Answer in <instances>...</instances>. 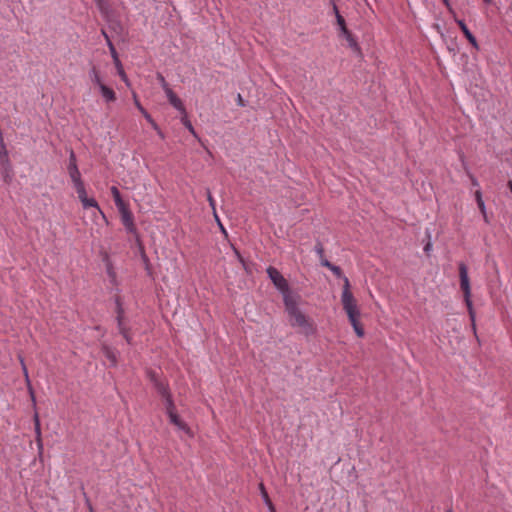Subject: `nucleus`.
I'll use <instances>...</instances> for the list:
<instances>
[{
    "label": "nucleus",
    "instance_id": "a211bd4d",
    "mask_svg": "<svg viewBox=\"0 0 512 512\" xmlns=\"http://www.w3.org/2000/svg\"><path fill=\"white\" fill-rule=\"evenodd\" d=\"M89 78L93 84L98 86V88L100 87L101 84H104L101 80L99 71L97 70V68L95 66H93L91 68V70L89 71Z\"/></svg>",
    "mask_w": 512,
    "mask_h": 512
},
{
    "label": "nucleus",
    "instance_id": "f704fd0d",
    "mask_svg": "<svg viewBox=\"0 0 512 512\" xmlns=\"http://www.w3.org/2000/svg\"><path fill=\"white\" fill-rule=\"evenodd\" d=\"M320 263H321V265H322V266L327 267V268H328V269H330V270H331V267H333V266H334V264H332L331 262H329V261H328L327 259H325V258L321 259V260H320Z\"/></svg>",
    "mask_w": 512,
    "mask_h": 512
},
{
    "label": "nucleus",
    "instance_id": "c85d7f7f",
    "mask_svg": "<svg viewBox=\"0 0 512 512\" xmlns=\"http://www.w3.org/2000/svg\"><path fill=\"white\" fill-rule=\"evenodd\" d=\"M115 65H116V67H117L118 74H119V76L121 77V79H122L126 84H128V78H127L126 73H125V72H124V70H123V67H122L121 62L119 61V64H115Z\"/></svg>",
    "mask_w": 512,
    "mask_h": 512
},
{
    "label": "nucleus",
    "instance_id": "37998d69",
    "mask_svg": "<svg viewBox=\"0 0 512 512\" xmlns=\"http://www.w3.org/2000/svg\"><path fill=\"white\" fill-rule=\"evenodd\" d=\"M508 187H509L510 191L512 192V180H510V181L508 182Z\"/></svg>",
    "mask_w": 512,
    "mask_h": 512
},
{
    "label": "nucleus",
    "instance_id": "6ab92c4d",
    "mask_svg": "<svg viewBox=\"0 0 512 512\" xmlns=\"http://www.w3.org/2000/svg\"><path fill=\"white\" fill-rule=\"evenodd\" d=\"M82 205H83V208L87 209V208H96L98 210V212L103 216L105 217L104 213L101 211V209L99 208V205L97 203V201L94 199V198H85L83 201H81Z\"/></svg>",
    "mask_w": 512,
    "mask_h": 512
},
{
    "label": "nucleus",
    "instance_id": "0eeeda50",
    "mask_svg": "<svg viewBox=\"0 0 512 512\" xmlns=\"http://www.w3.org/2000/svg\"><path fill=\"white\" fill-rule=\"evenodd\" d=\"M121 214V221L122 224L125 226L126 230L129 233H134L136 231L134 221H133V214L128 209L127 205L118 209Z\"/></svg>",
    "mask_w": 512,
    "mask_h": 512
},
{
    "label": "nucleus",
    "instance_id": "6e6552de",
    "mask_svg": "<svg viewBox=\"0 0 512 512\" xmlns=\"http://www.w3.org/2000/svg\"><path fill=\"white\" fill-rule=\"evenodd\" d=\"M0 162L3 165V170H2L3 180H4V182L9 183L12 179L13 174H12L11 166L8 162L6 150H4L3 153L0 154Z\"/></svg>",
    "mask_w": 512,
    "mask_h": 512
},
{
    "label": "nucleus",
    "instance_id": "f8f14e48",
    "mask_svg": "<svg viewBox=\"0 0 512 512\" xmlns=\"http://www.w3.org/2000/svg\"><path fill=\"white\" fill-rule=\"evenodd\" d=\"M101 351L103 355L106 357V359H108L113 366L117 364V355L114 349H112L110 346L106 344H103Z\"/></svg>",
    "mask_w": 512,
    "mask_h": 512
},
{
    "label": "nucleus",
    "instance_id": "79ce46f5",
    "mask_svg": "<svg viewBox=\"0 0 512 512\" xmlns=\"http://www.w3.org/2000/svg\"><path fill=\"white\" fill-rule=\"evenodd\" d=\"M219 227H220L221 231H222L223 233H225V234H226V230H225V228L223 227V225H222V223H221V222H219Z\"/></svg>",
    "mask_w": 512,
    "mask_h": 512
},
{
    "label": "nucleus",
    "instance_id": "cd10ccee",
    "mask_svg": "<svg viewBox=\"0 0 512 512\" xmlns=\"http://www.w3.org/2000/svg\"><path fill=\"white\" fill-rule=\"evenodd\" d=\"M183 125L189 130V132H191L194 136H196V132L191 124V122L188 120L187 118V115H182V119H181Z\"/></svg>",
    "mask_w": 512,
    "mask_h": 512
},
{
    "label": "nucleus",
    "instance_id": "b1692460",
    "mask_svg": "<svg viewBox=\"0 0 512 512\" xmlns=\"http://www.w3.org/2000/svg\"><path fill=\"white\" fill-rule=\"evenodd\" d=\"M155 388H156L157 392L163 398H165L166 396L170 395L167 386L165 384H163L162 382L155 381Z\"/></svg>",
    "mask_w": 512,
    "mask_h": 512
},
{
    "label": "nucleus",
    "instance_id": "58836bf2",
    "mask_svg": "<svg viewBox=\"0 0 512 512\" xmlns=\"http://www.w3.org/2000/svg\"><path fill=\"white\" fill-rule=\"evenodd\" d=\"M237 98H238V103H239V105H240V106H244L243 99H242V97H241V95H240V94H238V97H237Z\"/></svg>",
    "mask_w": 512,
    "mask_h": 512
},
{
    "label": "nucleus",
    "instance_id": "7ed1b4c3",
    "mask_svg": "<svg viewBox=\"0 0 512 512\" xmlns=\"http://www.w3.org/2000/svg\"><path fill=\"white\" fill-rule=\"evenodd\" d=\"M459 276H460V287L463 291L465 302L469 308V310H472V302H471V288H470V281L468 277V269L467 266L464 263L459 264Z\"/></svg>",
    "mask_w": 512,
    "mask_h": 512
},
{
    "label": "nucleus",
    "instance_id": "f257e3e1",
    "mask_svg": "<svg viewBox=\"0 0 512 512\" xmlns=\"http://www.w3.org/2000/svg\"><path fill=\"white\" fill-rule=\"evenodd\" d=\"M284 303L292 326L300 327L306 335L314 333V326L308 317L298 308L296 302L285 296Z\"/></svg>",
    "mask_w": 512,
    "mask_h": 512
},
{
    "label": "nucleus",
    "instance_id": "dca6fc26",
    "mask_svg": "<svg viewBox=\"0 0 512 512\" xmlns=\"http://www.w3.org/2000/svg\"><path fill=\"white\" fill-rule=\"evenodd\" d=\"M111 194L113 196V199H114V202H115V205L116 207L119 209V208H122L124 206H126V204L124 203V201L122 200V197H121V194H120V191L118 190V188L116 186H112L111 187Z\"/></svg>",
    "mask_w": 512,
    "mask_h": 512
},
{
    "label": "nucleus",
    "instance_id": "423d86ee",
    "mask_svg": "<svg viewBox=\"0 0 512 512\" xmlns=\"http://www.w3.org/2000/svg\"><path fill=\"white\" fill-rule=\"evenodd\" d=\"M67 170H68V174L70 176L72 183L82 181L81 173H80L77 163H76V155L73 150H71L70 154H69V163H68Z\"/></svg>",
    "mask_w": 512,
    "mask_h": 512
},
{
    "label": "nucleus",
    "instance_id": "a19ab883",
    "mask_svg": "<svg viewBox=\"0 0 512 512\" xmlns=\"http://www.w3.org/2000/svg\"><path fill=\"white\" fill-rule=\"evenodd\" d=\"M213 214H214V218H215L216 222L219 224V222H221L219 216L217 215L216 212Z\"/></svg>",
    "mask_w": 512,
    "mask_h": 512
},
{
    "label": "nucleus",
    "instance_id": "9d476101",
    "mask_svg": "<svg viewBox=\"0 0 512 512\" xmlns=\"http://www.w3.org/2000/svg\"><path fill=\"white\" fill-rule=\"evenodd\" d=\"M455 21L458 24V26L461 29V31L463 32V34L465 35L466 39L469 41V43L473 47L478 48L477 40H476L475 36L468 29V27L465 24V22L463 20L457 19V18H455Z\"/></svg>",
    "mask_w": 512,
    "mask_h": 512
},
{
    "label": "nucleus",
    "instance_id": "412c9836",
    "mask_svg": "<svg viewBox=\"0 0 512 512\" xmlns=\"http://www.w3.org/2000/svg\"><path fill=\"white\" fill-rule=\"evenodd\" d=\"M73 186L78 194V198L80 201H83L85 198H87L86 189L83 181L73 183Z\"/></svg>",
    "mask_w": 512,
    "mask_h": 512
},
{
    "label": "nucleus",
    "instance_id": "a18cd8bd",
    "mask_svg": "<svg viewBox=\"0 0 512 512\" xmlns=\"http://www.w3.org/2000/svg\"><path fill=\"white\" fill-rule=\"evenodd\" d=\"M235 253H236V255L238 256V258L242 261V259H241V256H240L239 252H238L237 250H235Z\"/></svg>",
    "mask_w": 512,
    "mask_h": 512
},
{
    "label": "nucleus",
    "instance_id": "c03bdc74",
    "mask_svg": "<svg viewBox=\"0 0 512 512\" xmlns=\"http://www.w3.org/2000/svg\"><path fill=\"white\" fill-rule=\"evenodd\" d=\"M472 183H473V185H474V186H477V185H478L477 180H476V179H474V178H472Z\"/></svg>",
    "mask_w": 512,
    "mask_h": 512
},
{
    "label": "nucleus",
    "instance_id": "20e7f679",
    "mask_svg": "<svg viewBox=\"0 0 512 512\" xmlns=\"http://www.w3.org/2000/svg\"><path fill=\"white\" fill-rule=\"evenodd\" d=\"M268 277L274 284V286L283 294L289 291V285L283 275L273 266H269L266 270Z\"/></svg>",
    "mask_w": 512,
    "mask_h": 512
},
{
    "label": "nucleus",
    "instance_id": "ea45409f",
    "mask_svg": "<svg viewBox=\"0 0 512 512\" xmlns=\"http://www.w3.org/2000/svg\"><path fill=\"white\" fill-rule=\"evenodd\" d=\"M158 78L160 79L162 86L164 85V83H167L162 75H159Z\"/></svg>",
    "mask_w": 512,
    "mask_h": 512
},
{
    "label": "nucleus",
    "instance_id": "2f4dec72",
    "mask_svg": "<svg viewBox=\"0 0 512 512\" xmlns=\"http://www.w3.org/2000/svg\"><path fill=\"white\" fill-rule=\"evenodd\" d=\"M207 200H208V202H209L210 207H211V208H212V210H213V213H215V210H216V204H215V200H214V198L212 197L211 192H210V190H209V189H207Z\"/></svg>",
    "mask_w": 512,
    "mask_h": 512
},
{
    "label": "nucleus",
    "instance_id": "c9c22d12",
    "mask_svg": "<svg viewBox=\"0 0 512 512\" xmlns=\"http://www.w3.org/2000/svg\"><path fill=\"white\" fill-rule=\"evenodd\" d=\"M260 488L262 490V494H263V497L265 499V502L271 506V502H270V500L268 498V494L266 493L263 484H260Z\"/></svg>",
    "mask_w": 512,
    "mask_h": 512
},
{
    "label": "nucleus",
    "instance_id": "09e8293b",
    "mask_svg": "<svg viewBox=\"0 0 512 512\" xmlns=\"http://www.w3.org/2000/svg\"><path fill=\"white\" fill-rule=\"evenodd\" d=\"M449 512H451V511H449Z\"/></svg>",
    "mask_w": 512,
    "mask_h": 512
},
{
    "label": "nucleus",
    "instance_id": "bb28decb",
    "mask_svg": "<svg viewBox=\"0 0 512 512\" xmlns=\"http://www.w3.org/2000/svg\"><path fill=\"white\" fill-rule=\"evenodd\" d=\"M108 48H109V51L111 53V56L114 60V63L115 64H119V58H118V54H117V51L112 43L111 40H108V44H107Z\"/></svg>",
    "mask_w": 512,
    "mask_h": 512
},
{
    "label": "nucleus",
    "instance_id": "5701e85b",
    "mask_svg": "<svg viewBox=\"0 0 512 512\" xmlns=\"http://www.w3.org/2000/svg\"><path fill=\"white\" fill-rule=\"evenodd\" d=\"M343 36L345 37V39L347 40L350 48H352L354 51L356 52H359L360 51V48L356 42V40L354 39V37L352 36V34L350 33V31H348L347 33L343 34Z\"/></svg>",
    "mask_w": 512,
    "mask_h": 512
},
{
    "label": "nucleus",
    "instance_id": "9b49d317",
    "mask_svg": "<svg viewBox=\"0 0 512 512\" xmlns=\"http://www.w3.org/2000/svg\"><path fill=\"white\" fill-rule=\"evenodd\" d=\"M170 422L174 424L180 431H183L186 434L190 435V429L187 424L180 419V417L176 413H170L169 415Z\"/></svg>",
    "mask_w": 512,
    "mask_h": 512
},
{
    "label": "nucleus",
    "instance_id": "f3484780",
    "mask_svg": "<svg viewBox=\"0 0 512 512\" xmlns=\"http://www.w3.org/2000/svg\"><path fill=\"white\" fill-rule=\"evenodd\" d=\"M333 10L336 14L337 24L339 25L340 31L343 34L347 33L349 30L346 27L344 18L340 15L337 6L333 5Z\"/></svg>",
    "mask_w": 512,
    "mask_h": 512
},
{
    "label": "nucleus",
    "instance_id": "ddd939ff",
    "mask_svg": "<svg viewBox=\"0 0 512 512\" xmlns=\"http://www.w3.org/2000/svg\"><path fill=\"white\" fill-rule=\"evenodd\" d=\"M99 90L106 102H113L116 100L115 92L105 84H101Z\"/></svg>",
    "mask_w": 512,
    "mask_h": 512
},
{
    "label": "nucleus",
    "instance_id": "c756f323",
    "mask_svg": "<svg viewBox=\"0 0 512 512\" xmlns=\"http://www.w3.org/2000/svg\"><path fill=\"white\" fill-rule=\"evenodd\" d=\"M163 90L165 91V94L168 98V101L171 100L172 98H174L175 96H177L173 91L172 89L168 86L167 83H164L163 85Z\"/></svg>",
    "mask_w": 512,
    "mask_h": 512
},
{
    "label": "nucleus",
    "instance_id": "de8ad7c7",
    "mask_svg": "<svg viewBox=\"0 0 512 512\" xmlns=\"http://www.w3.org/2000/svg\"><path fill=\"white\" fill-rule=\"evenodd\" d=\"M484 2L490 4L492 0H484Z\"/></svg>",
    "mask_w": 512,
    "mask_h": 512
},
{
    "label": "nucleus",
    "instance_id": "2eb2a0df",
    "mask_svg": "<svg viewBox=\"0 0 512 512\" xmlns=\"http://www.w3.org/2000/svg\"><path fill=\"white\" fill-rule=\"evenodd\" d=\"M96 5L105 19L113 15V12L106 0H96Z\"/></svg>",
    "mask_w": 512,
    "mask_h": 512
},
{
    "label": "nucleus",
    "instance_id": "f03ea898",
    "mask_svg": "<svg viewBox=\"0 0 512 512\" xmlns=\"http://www.w3.org/2000/svg\"><path fill=\"white\" fill-rule=\"evenodd\" d=\"M341 302L350 322H354L355 318H359L360 312L357 307L356 300L350 292V283L347 277H344V287L341 295Z\"/></svg>",
    "mask_w": 512,
    "mask_h": 512
},
{
    "label": "nucleus",
    "instance_id": "1a4fd4ad",
    "mask_svg": "<svg viewBox=\"0 0 512 512\" xmlns=\"http://www.w3.org/2000/svg\"><path fill=\"white\" fill-rule=\"evenodd\" d=\"M134 102H135V106L137 107V109L142 113V115L145 117V119L151 124L152 128L157 131V133L159 134V136L161 138L164 137L163 133L161 132L159 126L157 125V123L152 119L151 115L143 108V106L140 104V102L138 101L137 97H136V94H134Z\"/></svg>",
    "mask_w": 512,
    "mask_h": 512
},
{
    "label": "nucleus",
    "instance_id": "e433bc0d",
    "mask_svg": "<svg viewBox=\"0 0 512 512\" xmlns=\"http://www.w3.org/2000/svg\"><path fill=\"white\" fill-rule=\"evenodd\" d=\"M442 1H443L444 5L448 8L449 12L454 15L455 13H454L453 8L451 7L450 1L449 0H442Z\"/></svg>",
    "mask_w": 512,
    "mask_h": 512
},
{
    "label": "nucleus",
    "instance_id": "4468645a",
    "mask_svg": "<svg viewBox=\"0 0 512 512\" xmlns=\"http://www.w3.org/2000/svg\"><path fill=\"white\" fill-rule=\"evenodd\" d=\"M108 22L109 28L113 30L117 34H121L123 32V26L121 22L113 15L106 18Z\"/></svg>",
    "mask_w": 512,
    "mask_h": 512
},
{
    "label": "nucleus",
    "instance_id": "aec40b11",
    "mask_svg": "<svg viewBox=\"0 0 512 512\" xmlns=\"http://www.w3.org/2000/svg\"><path fill=\"white\" fill-rule=\"evenodd\" d=\"M475 196H476V201H477V205H478V208L480 209L483 217H484V220L485 222L488 223V217H487V214H486V207H485V203L482 199V194L480 191H476L475 193Z\"/></svg>",
    "mask_w": 512,
    "mask_h": 512
},
{
    "label": "nucleus",
    "instance_id": "72a5a7b5",
    "mask_svg": "<svg viewBox=\"0 0 512 512\" xmlns=\"http://www.w3.org/2000/svg\"><path fill=\"white\" fill-rule=\"evenodd\" d=\"M35 431H36L37 437H40L41 431H40V424H39V419H38L37 415L35 416Z\"/></svg>",
    "mask_w": 512,
    "mask_h": 512
},
{
    "label": "nucleus",
    "instance_id": "7c9ffc66",
    "mask_svg": "<svg viewBox=\"0 0 512 512\" xmlns=\"http://www.w3.org/2000/svg\"><path fill=\"white\" fill-rule=\"evenodd\" d=\"M314 250L317 253V255L319 256L320 260L324 258V248H323V245L320 242H318L315 245Z\"/></svg>",
    "mask_w": 512,
    "mask_h": 512
},
{
    "label": "nucleus",
    "instance_id": "393cba45",
    "mask_svg": "<svg viewBox=\"0 0 512 512\" xmlns=\"http://www.w3.org/2000/svg\"><path fill=\"white\" fill-rule=\"evenodd\" d=\"M164 400H165L166 412H167L168 416L170 415V413H176L175 412V405L173 403L171 395L166 396L164 398Z\"/></svg>",
    "mask_w": 512,
    "mask_h": 512
},
{
    "label": "nucleus",
    "instance_id": "49530a36",
    "mask_svg": "<svg viewBox=\"0 0 512 512\" xmlns=\"http://www.w3.org/2000/svg\"><path fill=\"white\" fill-rule=\"evenodd\" d=\"M424 249H425V251H427L428 249H430V244H427V245L425 246V248H424Z\"/></svg>",
    "mask_w": 512,
    "mask_h": 512
},
{
    "label": "nucleus",
    "instance_id": "a878e982",
    "mask_svg": "<svg viewBox=\"0 0 512 512\" xmlns=\"http://www.w3.org/2000/svg\"><path fill=\"white\" fill-rule=\"evenodd\" d=\"M350 323L353 326L354 331L357 334V336L363 337L364 336V329L360 325L358 318H355V321L354 322H350Z\"/></svg>",
    "mask_w": 512,
    "mask_h": 512
},
{
    "label": "nucleus",
    "instance_id": "4c0bfd02",
    "mask_svg": "<svg viewBox=\"0 0 512 512\" xmlns=\"http://www.w3.org/2000/svg\"><path fill=\"white\" fill-rule=\"evenodd\" d=\"M101 33H102V35L104 36V38H105V40H106V43L108 44V40H110V38H109L108 34L106 33V31H105V30H102V31H101Z\"/></svg>",
    "mask_w": 512,
    "mask_h": 512
},
{
    "label": "nucleus",
    "instance_id": "473e14b6",
    "mask_svg": "<svg viewBox=\"0 0 512 512\" xmlns=\"http://www.w3.org/2000/svg\"><path fill=\"white\" fill-rule=\"evenodd\" d=\"M331 271L336 277L344 279L345 276H343L342 270L339 266L334 265L333 267H331Z\"/></svg>",
    "mask_w": 512,
    "mask_h": 512
},
{
    "label": "nucleus",
    "instance_id": "4be33fe9",
    "mask_svg": "<svg viewBox=\"0 0 512 512\" xmlns=\"http://www.w3.org/2000/svg\"><path fill=\"white\" fill-rule=\"evenodd\" d=\"M169 103L176 109L178 110L182 115H185V107H184V104L183 102L181 101V99L178 97V96H175L174 98H172L171 100H169Z\"/></svg>",
    "mask_w": 512,
    "mask_h": 512
},
{
    "label": "nucleus",
    "instance_id": "39448f33",
    "mask_svg": "<svg viewBox=\"0 0 512 512\" xmlns=\"http://www.w3.org/2000/svg\"><path fill=\"white\" fill-rule=\"evenodd\" d=\"M116 304H117V326H118L119 333L124 337V339L126 340V342L128 344H132V338L129 334V330L123 323L124 310H123L122 305L119 300L116 301Z\"/></svg>",
    "mask_w": 512,
    "mask_h": 512
}]
</instances>
